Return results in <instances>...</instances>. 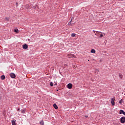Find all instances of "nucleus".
Here are the masks:
<instances>
[{
  "label": "nucleus",
  "mask_w": 125,
  "mask_h": 125,
  "mask_svg": "<svg viewBox=\"0 0 125 125\" xmlns=\"http://www.w3.org/2000/svg\"><path fill=\"white\" fill-rule=\"evenodd\" d=\"M67 57L68 58H74L76 57V56H75V55H74V54H68L67 55Z\"/></svg>",
  "instance_id": "f257e3e1"
},
{
  "label": "nucleus",
  "mask_w": 125,
  "mask_h": 125,
  "mask_svg": "<svg viewBox=\"0 0 125 125\" xmlns=\"http://www.w3.org/2000/svg\"><path fill=\"white\" fill-rule=\"evenodd\" d=\"M120 123H121V124H125V117H122L120 119Z\"/></svg>",
  "instance_id": "f03ea898"
},
{
  "label": "nucleus",
  "mask_w": 125,
  "mask_h": 125,
  "mask_svg": "<svg viewBox=\"0 0 125 125\" xmlns=\"http://www.w3.org/2000/svg\"><path fill=\"white\" fill-rule=\"evenodd\" d=\"M111 103L112 106H114L115 105V98H112L111 99Z\"/></svg>",
  "instance_id": "7ed1b4c3"
},
{
  "label": "nucleus",
  "mask_w": 125,
  "mask_h": 125,
  "mask_svg": "<svg viewBox=\"0 0 125 125\" xmlns=\"http://www.w3.org/2000/svg\"><path fill=\"white\" fill-rule=\"evenodd\" d=\"M72 87H73V85L72 84V83H68L67 84V88H68L69 89H71Z\"/></svg>",
  "instance_id": "20e7f679"
},
{
  "label": "nucleus",
  "mask_w": 125,
  "mask_h": 125,
  "mask_svg": "<svg viewBox=\"0 0 125 125\" xmlns=\"http://www.w3.org/2000/svg\"><path fill=\"white\" fill-rule=\"evenodd\" d=\"M10 77L12 79H15V78H16V76L15 75V74L14 73H11Z\"/></svg>",
  "instance_id": "39448f33"
},
{
  "label": "nucleus",
  "mask_w": 125,
  "mask_h": 125,
  "mask_svg": "<svg viewBox=\"0 0 125 125\" xmlns=\"http://www.w3.org/2000/svg\"><path fill=\"white\" fill-rule=\"evenodd\" d=\"M23 49H27V48H28V45H27V44H25L24 45H23Z\"/></svg>",
  "instance_id": "423d86ee"
},
{
  "label": "nucleus",
  "mask_w": 125,
  "mask_h": 125,
  "mask_svg": "<svg viewBox=\"0 0 125 125\" xmlns=\"http://www.w3.org/2000/svg\"><path fill=\"white\" fill-rule=\"evenodd\" d=\"M119 114H123V115H124V116H125V112H124L123 110H120Z\"/></svg>",
  "instance_id": "0eeeda50"
},
{
  "label": "nucleus",
  "mask_w": 125,
  "mask_h": 125,
  "mask_svg": "<svg viewBox=\"0 0 125 125\" xmlns=\"http://www.w3.org/2000/svg\"><path fill=\"white\" fill-rule=\"evenodd\" d=\"M53 107H54V108H55V109H58V106H57V105L56 104H53Z\"/></svg>",
  "instance_id": "6e6552de"
},
{
  "label": "nucleus",
  "mask_w": 125,
  "mask_h": 125,
  "mask_svg": "<svg viewBox=\"0 0 125 125\" xmlns=\"http://www.w3.org/2000/svg\"><path fill=\"white\" fill-rule=\"evenodd\" d=\"M40 124L41 125H44V122H43V121L42 120V121H40Z\"/></svg>",
  "instance_id": "1a4fd4ad"
},
{
  "label": "nucleus",
  "mask_w": 125,
  "mask_h": 125,
  "mask_svg": "<svg viewBox=\"0 0 125 125\" xmlns=\"http://www.w3.org/2000/svg\"><path fill=\"white\" fill-rule=\"evenodd\" d=\"M12 125H16V123L15 122V121H14V120L12 121Z\"/></svg>",
  "instance_id": "9d476101"
},
{
  "label": "nucleus",
  "mask_w": 125,
  "mask_h": 125,
  "mask_svg": "<svg viewBox=\"0 0 125 125\" xmlns=\"http://www.w3.org/2000/svg\"><path fill=\"white\" fill-rule=\"evenodd\" d=\"M5 79V76L4 75H2L1 76V80H4Z\"/></svg>",
  "instance_id": "9b49d317"
},
{
  "label": "nucleus",
  "mask_w": 125,
  "mask_h": 125,
  "mask_svg": "<svg viewBox=\"0 0 125 125\" xmlns=\"http://www.w3.org/2000/svg\"><path fill=\"white\" fill-rule=\"evenodd\" d=\"M91 53H95V50L92 49L91 50Z\"/></svg>",
  "instance_id": "f8f14e48"
},
{
  "label": "nucleus",
  "mask_w": 125,
  "mask_h": 125,
  "mask_svg": "<svg viewBox=\"0 0 125 125\" xmlns=\"http://www.w3.org/2000/svg\"><path fill=\"white\" fill-rule=\"evenodd\" d=\"M71 37H72L73 38H74V37H76V34L75 33L71 34Z\"/></svg>",
  "instance_id": "ddd939ff"
},
{
  "label": "nucleus",
  "mask_w": 125,
  "mask_h": 125,
  "mask_svg": "<svg viewBox=\"0 0 125 125\" xmlns=\"http://www.w3.org/2000/svg\"><path fill=\"white\" fill-rule=\"evenodd\" d=\"M21 113H22L23 114H25V110H21Z\"/></svg>",
  "instance_id": "4468645a"
},
{
  "label": "nucleus",
  "mask_w": 125,
  "mask_h": 125,
  "mask_svg": "<svg viewBox=\"0 0 125 125\" xmlns=\"http://www.w3.org/2000/svg\"><path fill=\"white\" fill-rule=\"evenodd\" d=\"M5 21H9V18H5Z\"/></svg>",
  "instance_id": "2eb2a0df"
},
{
  "label": "nucleus",
  "mask_w": 125,
  "mask_h": 125,
  "mask_svg": "<svg viewBox=\"0 0 125 125\" xmlns=\"http://www.w3.org/2000/svg\"><path fill=\"white\" fill-rule=\"evenodd\" d=\"M119 77L122 79L123 78V75L121 74H119Z\"/></svg>",
  "instance_id": "dca6fc26"
},
{
  "label": "nucleus",
  "mask_w": 125,
  "mask_h": 125,
  "mask_svg": "<svg viewBox=\"0 0 125 125\" xmlns=\"http://www.w3.org/2000/svg\"><path fill=\"white\" fill-rule=\"evenodd\" d=\"M50 85L51 86H53V83L52 82L50 83Z\"/></svg>",
  "instance_id": "f3484780"
},
{
  "label": "nucleus",
  "mask_w": 125,
  "mask_h": 125,
  "mask_svg": "<svg viewBox=\"0 0 125 125\" xmlns=\"http://www.w3.org/2000/svg\"><path fill=\"white\" fill-rule=\"evenodd\" d=\"M14 32H15V33H18V29H15V30H14Z\"/></svg>",
  "instance_id": "a211bd4d"
},
{
  "label": "nucleus",
  "mask_w": 125,
  "mask_h": 125,
  "mask_svg": "<svg viewBox=\"0 0 125 125\" xmlns=\"http://www.w3.org/2000/svg\"><path fill=\"white\" fill-rule=\"evenodd\" d=\"M119 103H120V104H122L123 103V99H122L121 100H120V101H119Z\"/></svg>",
  "instance_id": "6ab92c4d"
},
{
  "label": "nucleus",
  "mask_w": 125,
  "mask_h": 125,
  "mask_svg": "<svg viewBox=\"0 0 125 125\" xmlns=\"http://www.w3.org/2000/svg\"><path fill=\"white\" fill-rule=\"evenodd\" d=\"M114 125H120V123H115V124H114Z\"/></svg>",
  "instance_id": "aec40b11"
},
{
  "label": "nucleus",
  "mask_w": 125,
  "mask_h": 125,
  "mask_svg": "<svg viewBox=\"0 0 125 125\" xmlns=\"http://www.w3.org/2000/svg\"><path fill=\"white\" fill-rule=\"evenodd\" d=\"M99 33H101V32H97L95 33V35H97L98 34H99Z\"/></svg>",
  "instance_id": "412c9836"
},
{
  "label": "nucleus",
  "mask_w": 125,
  "mask_h": 125,
  "mask_svg": "<svg viewBox=\"0 0 125 125\" xmlns=\"http://www.w3.org/2000/svg\"><path fill=\"white\" fill-rule=\"evenodd\" d=\"M103 37V34H101L100 36V38H102Z\"/></svg>",
  "instance_id": "4be33fe9"
},
{
  "label": "nucleus",
  "mask_w": 125,
  "mask_h": 125,
  "mask_svg": "<svg viewBox=\"0 0 125 125\" xmlns=\"http://www.w3.org/2000/svg\"><path fill=\"white\" fill-rule=\"evenodd\" d=\"M16 5H17V6H18V3H16Z\"/></svg>",
  "instance_id": "5701e85b"
},
{
  "label": "nucleus",
  "mask_w": 125,
  "mask_h": 125,
  "mask_svg": "<svg viewBox=\"0 0 125 125\" xmlns=\"http://www.w3.org/2000/svg\"><path fill=\"white\" fill-rule=\"evenodd\" d=\"M20 110V108H18V111H19Z\"/></svg>",
  "instance_id": "b1692460"
},
{
  "label": "nucleus",
  "mask_w": 125,
  "mask_h": 125,
  "mask_svg": "<svg viewBox=\"0 0 125 125\" xmlns=\"http://www.w3.org/2000/svg\"><path fill=\"white\" fill-rule=\"evenodd\" d=\"M33 8H34L35 9V7H33Z\"/></svg>",
  "instance_id": "393cba45"
},
{
  "label": "nucleus",
  "mask_w": 125,
  "mask_h": 125,
  "mask_svg": "<svg viewBox=\"0 0 125 125\" xmlns=\"http://www.w3.org/2000/svg\"><path fill=\"white\" fill-rule=\"evenodd\" d=\"M70 22H72V20H71V21Z\"/></svg>",
  "instance_id": "a878e982"
}]
</instances>
